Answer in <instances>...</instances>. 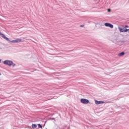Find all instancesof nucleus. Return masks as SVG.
Masks as SVG:
<instances>
[{
    "label": "nucleus",
    "instance_id": "obj_1",
    "mask_svg": "<svg viewBox=\"0 0 129 129\" xmlns=\"http://www.w3.org/2000/svg\"><path fill=\"white\" fill-rule=\"evenodd\" d=\"M4 64L8 65V66H12L13 65V62L10 60H5L4 61Z\"/></svg>",
    "mask_w": 129,
    "mask_h": 129
},
{
    "label": "nucleus",
    "instance_id": "obj_2",
    "mask_svg": "<svg viewBox=\"0 0 129 129\" xmlns=\"http://www.w3.org/2000/svg\"><path fill=\"white\" fill-rule=\"evenodd\" d=\"M118 29L120 31V32H124V33H127V32H128L129 31V29H125V28H122L119 27Z\"/></svg>",
    "mask_w": 129,
    "mask_h": 129
},
{
    "label": "nucleus",
    "instance_id": "obj_3",
    "mask_svg": "<svg viewBox=\"0 0 129 129\" xmlns=\"http://www.w3.org/2000/svg\"><path fill=\"white\" fill-rule=\"evenodd\" d=\"M81 102L83 104H88V103H89V100L87 99H82L81 100Z\"/></svg>",
    "mask_w": 129,
    "mask_h": 129
},
{
    "label": "nucleus",
    "instance_id": "obj_4",
    "mask_svg": "<svg viewBox=\"0 0 129 129\" xmlns=\"http://www.w3.org/2000/svg\"><path fill=\"white\" fill-rule=\"evenodd\" d=\"M0 36L1 37H2L4 39L6 40L7 41H10V39L5 35V34L2 33V32H0Z\"/></svg>",
    "mask_w": 129,
    "mask_h": 129
},
{
    "label": "nucleus",
    "instance_id": "obj_5",
    "mask_svg": "<svg viewBox=\"0 0 129 129\" xmlns=\"http://www.w3.org/2000/svg\"><path fill=\"white\" fill-rule=\"evenodd\" d=\"M104 25L105 27H109V28H111V29H112V28H113V25L110 23H106Z\"/></svg>",
    "mask_w": 129,
    "mask_h": 129
},
{
    "label": "nucleus",
    "instance_id": "obj_6",
    "mask_svg": "<svg viewBox=\"0 0 129 129\" xmlns=\"http://www.w3.org/2000/svg\"><path fill=\"white\" fill-rule=\"evenodd\" d=\"M11 42V43H20V42H22V39H16L15 40H12Z\"/></svg>",
    "mask_w": 129,
    "mask_h": 129
},
{
    "label": "nucleus",
    "instance_id": "obj_7",
    "mask_svg": "<svg viewBox=\"0 0 129 129\" xmlns=\"http://www.w3.org/2000/svg\"><path fill=\"white\" fill-rule=\"evenodd\" d=\"M95 102L96 104H102V103H104V102H103V101H97V100H95Z\"/></svg>",
    "mask_w": 129,
    "mask_h": 129
},
{
    "label": "nucleus",
    "instance_id": "obj_8",
    "mask_svg": "<svg viewBox=\"0 0 129 129\" xmlns=\"http://www.w3.org/2000/svg\"><path fill=\"white\" fill-rule=\"evenodd\" d=\"M32 128H34V129L37 128V124H32Z\"/></svg>",
    "mask_w": 129,
    "mask_h": 129
},
{
    "label": "nucleus",
    "instance_id": "obj_9",
    "mask_svg": "<svg viewBox=\"0 0 129 129\" xmlns=\"http://www.w3.org/2000/svg\"><path fill=\"white\" fill-rule=\"evenodd\" d=\"M124 55V52H120L118 54V56H123Z\"/></svg>",
    "mask_w": 129,
    "mask_h": 129
},
{
    "label": "nucleus",
    "instance_id": "obj_10",
    "mask_svg": "<svg viewBox=\"0 0 129 129\" xmlns=\"http://www.w3.org/2000/svg\"><path fill=\"white\" fill-rule=\"evenodd\" d=\"M37 125L38 126V128H42L43 126L41 125V124H38Z\"/></svg>",
    "mask_w": 129,
    "mask_h": 129
},
{
    "label": "nucleus",
    "instance_id": "obj_11",
    "mask_svg": "<svg viewBox=\"0 0 129 129\" xmlns=\"http://www.w3.org/2000/svg\"><path fill=\"white\" fill-rule=\"evenodd\" d=\"M126 28H128V26L127 25L125 26V28L126 29Z\"/></svg>",
    "mask_w": 129,
    "mask_h": 129
},
{
    "label": "nucleus",
    "instance_id": "obj_12",
    "mask_svg": "<svg viewBox=\"0 0 129 129\" xmlns=\"http://www.w3.org/2000/svg\"><path fill=\"white\" fill-rule=\"evenodd\" d=\"M80 27H81V28H83V27H84V25H80Z\"/></svg>",
    "mask_w": 129,
    "mask_h": 129
},
{
    "label": "nucleus",
    "instance_id": "obj_13",
    "mask_svg": "<svg viewBox=\"0 0 129 129\" xmlns=\"http://www.w3.org/2000/svg\"><path fill=\"white\" fill-rule=\"evenodd\" d=\"M108 12H110V9H108Z\"/></svg>",
    "mask_w": 129,
    "mask_h": 129
},
{
    "label": "nucleus",
    "instance_id": "obj_14",
    "mask_svg": "<svg viewBox=\"0 0 129 129\" xmlns=\"http://www.w3.org/2000/svg\"><path fill=\"white\" fill-rule=\"evenodd\" d=\"M1 60L0 59V62H1Z\"/></svg>",
    "mask_w": 129,
    "mask_h": 129
}]
</instances>
